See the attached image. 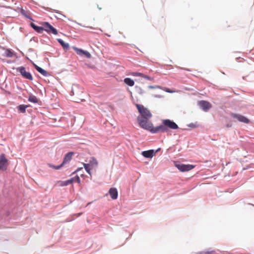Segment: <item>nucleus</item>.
<instances>
[{
    "mask_svg": "<svg viewBox=\"0 0 254 254\" xmlns=\"http://www.w3.org/2000/svg\"><path fill=\"white\" fill-rule=\"evenodd\" d=\"M136 107L140 114L137 118L139 126L141 127H152L153 125L149 120L152 117L150 112L142 105L136 104Z\"/></svg>",
    "mask_w": 254,
    "mask_h": 254,
    "instance_id": "1",
    "label": "nucleus"
},
{
    "mask_svg": "<svg viewBox=\"0 0 254 254\" xmlns=\"http://www.w3.org/2000/svg\"><path fill=\"white\" fill-rule=\"evenodd\" d=\"M98 164V163L97 159L94 157L91 158L88 163H83V165L85 170L90 175H91V170L94 168L97 167Z\"/></svg>",
    "mask_w": 254,
    "mask_h": 254,
    "instance_id": "2",
    "label": "nucleus"
},
{
    "mask_svg": "<svg viewBox=\"0 0 254 254\" xmlns=\"http://www.w3.org/2000/svg\"><path fill=\"white\" fill-rule=\"evenodd\" d=\"M175 166L181 172L189 171L194 168V166L190 164H183L175 162Z\"/></svg>",
    "mask_w": 254,
    "mask_h": 254,
    "instance_id": "3",
    "label": "nucleus"
},
{
    "mask_svg": "<svg viewBox=\"0 0 254 254\" xmlns=\"http://www.w3.org/2000/svg\"><path fill=\"white\" fill-rule=\"evenodd\" d=\"M42 25L44 26V30L48 34H53L55 35L58 34L57 29L53 27L49 23L44 22L42 23Z\"/></svg>",
    "mask_w": 254,
    "mask_h": 254,
    "instance_id": "4",
    "label": "nucleus"
},
{
    "mask_svg": "<svg viewBox=\"0 0 254 254\" xmlns=\"http://www.w3.org/2000/svg\"><path fill=\"white\" fill-rule=\"evenodd\" d=\"M8 166V160L6 158L5 155L2 153L0 155V170L5 171Z\"/></svg>",
    "mask_w": 254,
    "mask_h": 254,
    "instance_id": "5",
    "label": "nucleus"
},
{
    "mask_svg": "<svg viewBox=\"0 0 254 254\" xmlns=\"http://www.w3.org/2000/svg\"><path fill=\"white\" fill-rule=\"evenodd\" d=\"M17 71H19L21 75L25 78L32 80L33 77L30 72L26 71L25 68L23 66L19 67L17 68Z\"/></svg>",
    "mask_w": 254,
    "mask_h": 254,
    "instance_id": "6",
    "label": "nucleus"
},
{
    "mask_svg": "<svg viewBox=\"0 0 254 254\" xmlns=\"http://www.w3.org/2000/svg\"><path fill=\"white\" fill-rule=\"evenodd\" d=\"M198 105L202 110L205 112L208 111L211 107V104L206 101H200L198 102Z\"/></svg>",
    "mask_w": 254,
    "mask_h": 254,
    "instance_id": "7",
    "label": "nucleus"
},
{
    "mask_svg": "<svg viewBox=\"0 0 254 254\" xmlns=\"http://www.w3.org/2000/svg\"><path fill=\"white\" fill-rule=\"evenodd\" d=\"M72 48L76 52L77 54L79 56H85L87 58L91 57V54L88 51H83L75 47H73Z\"/></svg>",
    "mask_w": 254,
    "mask_h": 254,
    "instance_id": "8",
    "label": "nucleus"
},
{
    "mask_svg": "<svg viewBox=\"0 0 254 254\" xmlns=\"http://www.w3.org/2000/svg\"><path fill=\"white\" fill-rule=\"evenodd\" d=\"M152 133L164 132L168 131V128H144Z\"/></svg>",
    "mask_w": 254,
    "mask_h": 254,
    "instance_id": "9",
    "label": "nucleus"
},
{
    "mask_svg": "<svg viewBox=\"0 0 254 254\" xmlns=\"http://www.w3.org/2000/svg\"><path fill=\"white\" fill-rule=\"evenodd\" d=\"M232 117L234 118L237 119L240 122L245 123H250V120L242 115H238V114H233Z\"/></svg>",
    "mask_w": 254,
    "mask_h": 254,
    "instance_id": "10",
    "label": "nucleus"
},
{
    "mask_svg": "<svg viewBox=\"0 0 254 254\" xmlns=\"http://www.w3.org/2000/svg\"><path fill=\"white\" fill-rule=\"evenodd\" d=\"M83 89L79 86L78 85H74L72 88V95H79L80 93L83 92Z\"/></svg>",
    "mask_w": 254,
    "mask_h": 254,
    "instance_id": "11",
    "label": "nucleus"
},
{
    "mask_svg": "<svg viewBox=\"0 0 254 254\" xmlns=\"http://www.w3.org/2000/svg\"><path fill=\"white\" fill-rule=\"evenodd\" d=\"M109 193L112 199H116L118 198V192L116 188H110L109 190Z\"/></svg>",
    "mask_w": 254,
    "mask_h": 254,
    "instance_id": "12",
    "label": "nucleus"
},
{
    "mask_svg": "<svg viewBox=\"0 0 254 254\" xmlns=\"http://www.w3.org/2000/svg\"><path fill=\"white\" fill-rule=\"evenodd\" d=\"M162 123L166 127H178L175 123L168 119L163 120Z\"/></svg>",
    "mask_w": 254,
    "mask_h": 254,
    "instance_id": "13",
    "label": "nucleus"
},
{
    "mask_svg": "<svg viewBox=\"0 0 254 254\" xmlns=\"http://www.w3.org/2000/svg\"><path fill=\"white\" fill-rule=\"evenodd\" d=\"M155 154V151L153 150H149L147 151H144L141 152L142 155L145 158H152Z\"/></svg>",
    "mask_w": 254,
    "mask_h": 254,
    "instance_id": "14",
    "label": "nucleus"
},
{
    "mask_svg": "<svg viewBox=\"0 0 254 254\" xmlns=\"http://www.w3.org/2000/svg\"><path fill=\"white\" fill-rule=\"evenodd\" d=\"M72 155H73L72 152H68V153H67L65 155V156L64 157V161L62 164H63V165H64L65 163L70 161L72 158Z\"/></svg>",
    "mask_w": 254,
    "mask_h": 254,
    "instance_id": "15",
    "label": "nucleus"
},
{
    "mask_svg": "<svg viewBox=\"0 0 254 254\" xmlns=\"http://www.w3.org/2000/svg\"><path fill=\"white\" fill-rule=\"evenodd\" d=\"M36 70L44 76H47L48 72L37 65H35Z\"/></svg>",
    "mask_w": 254,
    "mask_h": 254,
    "instance_id": "16",
    "label": "nucleus"
},
{
    "mask_svg": "<svg viewBox=\"0 0 254 254\" xmlns=\"http://www.w3.org/2000/svg\"><path fill=\"white\" fill-rule=\"evenodd\" d=\"M57 41L62 46L64 49L67 50L69 48V44L68 43H65L62 39H58Z\"/></svg>",
    "mask_w": 254,
    "mask_h": 254,
    "instance_id": "17",
    "label": "nucleus"
},
{
    "mask_svg": "<svg viewBox=\"0 0 254 254\" xmlns=\"http://www.w3.org/2000/svg\"><path fill=\"white\" fill-rule=\"evenodd\" d=\"M124 81L125 84L129 86H133L134 84V81L130 78H125Z\"/></svg>",
    "mask_w": 254,
    "mask_h": 254,
    "instance_id": "18",
    "label": "nucleus"
},
{
    "mask_svg": "<svg viewBox=\"0 0 254 254\" xmlns=\"http://www.w3.org/2000/svg\"><path fill=\"white\" fill-rule=\"evenodd\" d=\"M57 184L60 187L66 186L69 184H71V181H68V180L65 181H60L57 182Z\"/></svg>",
    "mask_w": 254,
    "mask_h": 254,
    "instance_id": "19",
    "label": "nucleus"
},
{
    "mask_svg": "<svg viewBox=\"0 0 254 254\" xmlns=\"http://www.w3.org/2000/svg\"><path fill=\"white\" fill-rule=\"evenodd\" d=\"M21 13L24 16H25V17L30 19V20H33L32 18H31V16H30V13H29L28 12L25 11V10L22 9L21 10Z\"/></svg>",
    "mask_w": 254,
    "mask_h": 254,
    "instance_id": "20",
    "label": "nucleus"
},
{
    "mask_svg": "<svg viewBox=\"0 0 254 254\" xmlns=\"http://www.w3.org/2000/svg\"><path fill=\"white\" fill-rule=\"evenodd\" d=\"M28 100L32 103H38V100L37 97L33 95H30L28 98Z\"/></svg>",
    "mask_w": 254,
    "mask_h": 254,
    "instance_id": "21",
    "label": "nucleus"
},
{
    "mask_svg": "<svg viewBox=\"0 0 254 254\" xmlns=\"http://www.w3.org/2000/svg\"><path fill=\"white\" fill-rule=\"evenodd\" d=\"M4 55L8 58H11L13 56V53L10 50L7 49L4 52Z\"/></svg>",
    "mask_w": 254,
    "mask_h": 254,
    "instance_id": "22",
    "label": "nucleus"
},
{
    "mask_svg": "<svg viewBox=\"0 0 254 254\" xmlns=\"http://www.w3.org/2000/svg\"><path fill=\"white\" fill-rule=\"evenodd\" d=\"M28 106L24 105H20L18 107V110L21 113H25L26 111V109L27 108Z\"/></svg>",
    "mask_w": 254,
    "mask_h": 254,
    "instance_id": "23",
    "label": "nucleus"
},
{
    "mask_svg": "<svg viewBox=\"0 0 254 254\" xmlns=\"http://www.w3.org/2000/svg\"><path fill=\"white\" fill-rule=\"evenodd\" d=\"M68 181H71V184L73 182H77L78 184L80 183V180L78 176H76L75 177L71 178L70 179L68 180Z\"/></svg>",
    "mask_w": 254,
    "mask_h": 254,
    "instance_id": "24",
    "label": "nucleus"
},
{
    "mask_svg": "<svg viewBox=\"0 0 254 254\" xmlns=\"http://www.w3.org/2000/svg\"><path fill=\"white\" fill-rule=\"evenodd\" d=\"M34 30L39 33H42L43 31L44 30V26L43 27H40L37 26L36 27H34Z\"/></svg>",
    "mask_w": 254,
    "mask_h": 254,
    "instance_id": "25",
    "label": "nucleus"
},
{
    "mask_svg": "<svg viewBox=\"0 0 254 254\" xmlns=\"http://www.w3.org/2000/svg\"><path fill=\"white\" fill-rule=\"evenodd\" d=\"M48 166L51 168H53L56 170H59L63 166V164H61V165H59V166H54V165H51L50 164H48Z\"/></svg>",
    "mask_w": 254,
    "mask_h": 254,
    "instance_id": "26",
    "label": "nucleus"
},
{
    "mask_svg": "<svg viewBox=\"0 0 254 254\" xmlns=\"http://www.w3.org/2000/svg\"><path fill=\"white\" fill-rule=\"evenodd\" d=\"M162 90H163L168 93H173L175 92V91L172 90L170 89H169L168 88H166V87H162Z\"/></svg>",
    "mask_w": 254,
    "mask_h": 254,
    "instance_id": "27",
    "label": "nucleus"
},
{
    "mask_svg": "<svg viewBox=\"0 0 254 254\" xmlns=\"http://www.w3.org/2000/svg\"><path fill=\"white\" fill-rule=\"evenodd\" d=\"M142 77H143L146 79L149 80H154V78L153 77H150L148 75H145L144 74H143Z\"/></svg>",
    "mask_w": 254,
    "mask_h": 254,
    "instance_id": "28",
    "label": "nucleus"
},
{
    "mask_svg": "<svg viewBox=\"0 0 254 254\" xmlns=\"http://www.w3.org/2000/svg\"><path fill=\"white\" fill-rule=\"evenodd\" d=\"M162 87L161 86H158V85H156V86H148V88H150V89H162Z\"/></svg>",
    "mask_w": 254,
    "mask_h": 254,
    "instance_id": "29",
    "label": "nucleus"
},
{
    "mask_svg": "<svg viewBox=\"0 0 254 254\" xmlns=\"http://www.w3.org/2000/svg\"><path fill=\"white\" fill-rule=\"evenodd\" d=\"M200 254H216V253L214 251H211L203 252L201 253Z\"/></svg>",
    "mask_w": 254,
    "mask_h": 254,
    "instance_id": "30",
    "label": "nucleus"
},
{
    "mask_svg": "<svg viewBox=\"0 0 254 254\" xmlns=\"http://www.w3.org/2000/svg\"><path fill=\"white\" fill-rule=\"evenodd\" d=\"M131 75H133V76H137L142 77V76L143 75V73H140V72H132L131 73Z\"/></svg>",
    "mask_w": 254,
    "mask_h": 254,
    "instance_id": "31",
    "label": "nucleus"
},
{
    "mask_svg": "<svg viewBox=\"0 0 254 254\" xmlns=\"http://www.w3.org/2000/svg\"><path fill=\"white\" fill-rule=\"evenodd\" d=\"M198 125L196 124H194V123H191L190 124L188 127H196V126H198Z\"/></svg>",
    "mask_w": 254,
    "mask_h": 254,
    "instance_id": "32",
    "label": "nucleus"
},
{
    "mask_svg": "<svg viewBox=\"0 0 254 254\" xmlns=\"http://www.w3.org/2000/svg\"><path fill=\"white\" fill-rule=\"evenodd\" d=\"M152 96L154 97L158 98H161L163 97V96L161 95H153Z\"/></svg>",
    "mask_w": 254,
    "mask_h": 254,
    "instance_id": "33",
    "label": "nucleus"
},
{
    "mask_svg": "<svg viewBox=\"0 0 254 254\" xmlns=\"http://www.w3.org/2000/svg\"><path fill=\"white\" fill-rule=\"evenodd\" d=\"M31 26L34 29V27H36L37 26L33 23H31L30 24Z\"/></svg>",
    "mask_w": 254,
    "mask_h": 254,
    "instance_id": "34",
    "label": "nucleus"
},
{
    "mask_svg": "<svg viewBox=\"0 0 254 254\" xmlns=\"http://www.w3.org/2000/svg\"><path fill=\"white\" fill-rule=\"evenodd\" d=\"M81 169H82V167H81V168H78V169H77L75 171H74V172L73 173V174H74V173H76V172H78L79 170H81Z\"/></svg>",
    "mask_w": 254,
    "mask_h": 254,
    "instance_id": "35",
    "label": "nucleus"
},
{
    "mask_svg": "<svg viewBox=\"0 0 254 254\" xmlns=\"http://www.w3.org/2000/svg\"><path fill=\"white\" fill-rule=\"evenodd\" d=\"M158 127H163L162 126H159Z\"/></svg>",
    "mask_w": 254,
    "mask_h": 254,
    "instance_id": "36",
    "label": "nucleus"
}]
</instances>
